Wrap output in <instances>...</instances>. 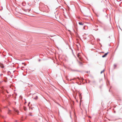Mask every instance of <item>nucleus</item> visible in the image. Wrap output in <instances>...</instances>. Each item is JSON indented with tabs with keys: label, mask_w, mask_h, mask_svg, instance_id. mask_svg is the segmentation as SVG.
<instances>
[{
	"label": "nucleus",
	"mask_w": 122,
	"mask_h": 122,
	"mask_svg": "<svg viewBox=\"0 0 122 122\" xmlns=\"http://www.w3.org/2000/svg\"><path fill=\"white\" fill-rule=\"evenodd\" d=\"M114 68H115L117 67V65L116 64H114Z\"/></svg>",
	"instance_id": "nucleus-7"
},
{
	"label": "nucleus",
	"mask_w": 122,
	"mask_h": 122,
	"mask_svg": "<svg viewBox=\"0 0 122 122\" xmlns=\"http://www.w3.org/2000/svg\"><path fill=\"white\" fill-rule=\"evenodd\" d=\"M108 53V52H107V53H105L104 55L102 56V57L103 58L105 57L107 55Z\"/></svg>",
	"instance_id": "nucleus-2"
},
{
	"label": "nucleus",
	"mask_w": 122,
	"mask_h": 122,
	"mask_svg": "<svg viewBox=\"0 0 122 122\" xmlns=\"http://www.w3.org/2000/svg\"><path fill=\"white\" fill-rule=\"evenodd\" d=\"M1 67L2 68H3L4 67V66L2 65H1Z\"/></svg>",
	"instance_id": "nucleus-6"
},
{
	"label": "nucleus",
	"mask_w": 122,
	"mask_h": 122,
	"mask_svg": "<svg viewBox=\"0 0 122 122\" xmlns=\"http://www.w3.org/2000/svg\"><path fill=\"white\" fill-rule=\"evenodd\" d=\"M104 70H103L101 72V74H102V73H103V72H104Z\"/></svg>",
	"instance_id": "nucleus-8"
},
{
	"label": "nucleus",
	"mask_w": 122,
	"mask_h": 122,
	"mask_svg": "<svg viewBox=\"0 0 122 122\" xmlns=\"http://www.w3.org/2000/svg\"><path fill=\"white\" fill-rule=\"evenodd\" d=\"M77 57L80 60H81V57L80 56V54L79 53L77 54Z\"/></svg>",
	"instance_id": "nucleus-1"
},
{
	"label": "nucleus",
	"mask_w": 122,
	"mask_h": 122,
	"mask_svg": "<svg viewBox=\"0 0 122 122\" xmlns=\"http://www.w3.org/2000/svg\"><path fill=\"white\" fill-rule=\"evenodd\" d=\"M79 24L80 25H83L84 24V23H82V22H79Z\"/></svg>",
	"instance_id": "nucleus-3"
},
{
	"label": "nucleus",
	"mask_w": 122,
	"mask_h": 122,
	"mask_svg": "<svg viewBox=\"0 0 122 122\" xmlns=\"http://www.w3.org/2000/svg\"><path fill=\"white\" fill-rule=\"evenodd\" d=\"M79 63L80 65H82V63L81 62H79Z\"/></svg>",
	"instance_id": "nucleus-5"
},
{
	"label": "nucleus",
	"mask_w": 122,
	"mask_h": 122,
	"mask_svg": "<svg viewBox=\"0 0 122 122\" xmlns=\"http://www.w3.org/2000/svg\"><path fill=\"white\" fill-rule=\"evenodd\" d=\"M9 113H10V112H8V113L9 114Z\"/></svg>",
	"instance_id": "nucleus-9"
},
{
	"label": "nucleus",
	"mask_w": 122,
	"mask_h": 122,
	"mask_svg": "<svg viewBox=\"0 0 122 122\" xmlns=\"http://www.w3.org/2000/svg\"><path fill=\"white\" fill-rule=\"evenodd\" d=\"M36 97H37V98H38V97H37V96H36Z\"/></svg>",
	"instance_id": "nucleus-10"
},
{
	"label": "nucleus",
	"mask_w": 122,
	"mask_h": 122,
	"mask_svg": "<svg viewBox=\"0 0 122 122\" xmlns=\"http://www.w3.org/2000/svg\"><path fill=\"white\" fill-rule=\"evenodd\" d=\"M14 110V111H15V112H17V113L18 114V112H19V111H18V110H17L16 109H15Z\"/></svg>",
	"instance_id": "nucleus-4"
}]
</instances>
